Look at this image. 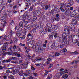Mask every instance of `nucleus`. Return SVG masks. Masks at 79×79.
<instances>
[{"label": "nucleus", "mask_w": 79, "mask_h": 79, "mask_svg": "<svg viewBox=\"0 0 79 79\" xmlns=\"http://www.w3.org/2000/svg\"><path fill=\"white\" fill-rule=\"evenodd\" d=\"M6 47L3 46L2 47H1V49H2V52H6Z\"/></svg>", "instance_id": "9b49d317"}, {"label": "nucleus", "mask_w": 79, "mask_h": 79, "mask_svg": "<svg viewBox=\"0 0 79 79\" xmlns=\"http://www.w3.org/2000/svg\"><path fill=\"white\" fill-rule=\"evenodd\" d=\"M69 4H70V6L73 5L74 3V1L72 0L70 2H69Z\"/></svg>", "instance_id": "dca6fc26"}, {"label": "nucleus", "mask_w": 79, "mask_h": 79, "mask_svg": "<svg viewBox=\"0 0 79 79\" xmlns=\"http://www.w3.org/2000/svg\"><path fill=\"white\" fill-rule=\"evenodd\" d=\"M26 73H27V74H31L32 73H31V71L29 70H27L26 71Z\"/></svg>", "instance_id": "ddd939ff"}, {"label": "nucleus", "mask_w": 79, "mask_h": 79, "mask_svg": "<svg viewBox=\"0 0 79 79\" xmlns=\"http://www.w3.org/2000/svg\"><path fill=\"white\" fill-rule=\"evenodd\" d=\"M60 10L62 12H64V11H65V10H64V8H60Z\"/></svg>", "instance_id": "864d4df0"}, {"label": "nucleus", "mask_w": 79, "mask_h": 79, "mask_svg": "<svg viewBox=\"0 0 79 79\" xmlns=\"http://www.w3.org/2000/svg\"><path fill=\"white\" fill-rule=\"evenodd\" d=\"M31 69L33 70V71H34L35 70V69L34 68V67H33V66H31Z\"/></svg>", "instance_id": "603ef678"}, {"label": "nucleus", "mask_w": 79, "mask_h": 79, "mask_svg": "<svg viewBox=\"0 0 79 79\" xmlns=\"http://www.w3.org/2000/svg\"><path fill=\"white\" fill-rule=\"evenodd\" d=\"M66 34L65 33H64L62 34V37L63 38V41L64 42H66Z\"/></svg>", "instance_id": "7ed1b4c3"}, {"label": "nucleus", "mask_w": 79, "mask_h": 79, "mask_svg": "<svg viewBox=\"0 0 79 79\" xmlns=\"http://www.w3.org/2000/svg\"><path fill=\"white\" fill-rule=\"evenodd\" d=\"M68 76L66 74H64L62 76V78L64 79H67L68 78Z\"/></svg>", "instance_id": "9d476101"}, {"label": "nucleus", "mask_w": 79, "mask_h": 79, "mask_svg": "<svg viewBox=\"0 0 79 79\" xmlns=\"http://www.w3.org/2000/svg\"><path fill=\"white\" fill-rule=\"evenodd\" d=\"M16 57H12L11 58V60H16Z\"/></svg>", "instance_id": "69168bd1"}, {"label": "nucleus", "mask_w": 79, "mask_h": 79, "mask_svg": "<svg viewBox=\"0 0 79 79\" xmlns=\"http://www.w3.org/2000/svg\"><path fill=\"white\" fill-rule=\"evenodd\" d=\"M16 35L18 37H19V36L21 35V33H18V32H17Z\"/></svg>", "instance_id": "a19ab883"}, {"label": "nucleus", "mask_w": 79, "mask_h": 79, "mask_svg": "<svg viewBox=\"0 0 79 79\" xmlns=\"http://www.w3.org/2000/svg\"><path fill=\"white\" fill-rule=\"evenodd\" d=\"M64 74V71H62L60 73H59V76H61V75H62V74Z\"/></svg>", "instance_id": "79ce46f5"}, {"label": "nucleus", "mask_w": 79, "mask_h": 79, "mask_svg": "<svg viewBox=\"0 0 79 79\" xmlns=\"http://www.w3.org/2000/svg\"><path fill=\"white\" fill-rule=\"evenodd\" d=\"M59 55H60V53H58L57 52H56L55 53V56H59Z\"/></svg>", "instance_id": "393cba45"}, {"label": "nucleus", "mask_w": 79, "mask_h": 79, "mask_svg": "<svg viewBox=\"0 0 79 79\" xmlns=\"http://www.w3.org/2000/svg\"><path fill=\"white\" fill-rule=\"evenodd\" d=\"M4 47H7L8 46V44H7V43H4V45L3 46Z\"/></svg>", "instance_id": "e433bc0d"}, {"label": "nucleus", "mask_w": 79, "mask_h": 79, "mask_svg": "<svg viewBox=\"0 0 79 79\" xmlns=\"http://www.w3.org/2000/svg\"><path fill=\"white\" fill-rule=\"evenodd\" d=\"M33 10V7L32 6H31L29 9V11H32Z\"/></svg>", "instance_id": "7c9ffc66"}, {"label": "nucleus", "mask_w": 79, "mask_h": 79, "mask_svg": "<svg viewBox=\"0 0 79 79\" xmlns=\"http://www.w3.org/2000/svg\"><path fill=\"white\" fill-rule=\"evenodd\" d=\"M8 36V35H5L4 36V40H7L8 39H7V37Z\"/></svg>", "instance_id": "58836bf2"}, {"label": "nucleus", "mask_w": 79, "mask_h": 79, "mask_svg": "<svg viewBox=\"0 0 79 79\" xmlns=\"http://www.w3.org/2000/svg\"><path fill=\"white\" fill-rule=\"evenodd\" d=\"M40 13H41V12L40 11L37 10L34 11L33 14L34 15H35L36 16H39Z\"/></svg>", "instance_id": "20e7f679"}, {"label": "nucleus", "mask_w": 79, "mask_h": 79, "mask_svg": "<svg viewBox=\"0 0 79 79\" xmlns=\"http://www.w3.org/2000/svg\"><path fill=\"white\" fill-rule=\"evenodd\" d=\"M31 3H32V0H29L27 2V3H29V5H31Z\"/></svg>", "instance_id": "4c0bfd02"}, {"label": "nucleus", "mask_w": 79, "mask_h": 79, "mask_svg": "<svg viewBox=\"0 0 79 79\" xmlns=\"http://www.w3.org/2000/svg\"><path fill=\"white\" fill-rule=\"evenodd\" d=\"M27 18L29 20H30V19H31V15H28L27 16Z\"/></svg>", "instance_id": "c9c22d12"}, {"label": "nucleus", "mask_w": 79, "mask_h": 79, "mask_svg": "<svg viewBox=\"0 0 79 79\" xmlns=\"http://www.w3.org/2000/svg\"><path fill=\"white\" fill-rule=\"evenodd\" d=\"M60 77V74H59V73H57L56 75L54 76V79H57L58 78L59 79Z\"/></svg>", "instance_id": "0eeeda50"}, {"label": "nucleus", "mask_w": 79, "mask_h": 79, "mask_svg": "<svg viewBox=\"0 0 79 79\" xmlns=\"http://www.w3.org/2000/svg\"><path fill=\"white\" fill-rule=\"evenodd\" d=\"M39 0H33V2H34V3H38L39 2Z\"/></svg>", "instance_id": "aec40b11"}, {"label": "nucleus", "mask_w": 79, "mask_h": 79, "mask_svg": "<svg viewBox=\"0 0 79 79\" xmlns=\"http://www.w3.org/2000/svg\"><path fill=\"white\" fill-rule=\"evenodd\" d=\"M19 25L21 27L23 28L24 24L22 22H20L19 23Z\"/></svg>", "instance_id": "f8f14e48"}, {"label": "nucleus", "mask_w": 79, "mask_h": 79, "mask_svg": "<svg viewBox=\"0 0 79 79\" xmlns=\"http://www.w3.org/2000/svg\"><path fill=\"white\" fill-rule=\"evenodd\" d=\"M37 46H38V48L39 47H40V43H36V45L35 49H36V48H37Z\"/></svg>", "instance_id": "b1692460"}, {"label": "nucleus", "mask_w": 79, "mask_h": 79, "mask_svg": "<svg viewBox=\"0 0 79 79\" xmlns=\"http://www.w3.org/2000/svg\"><path fill=\"white\" fill-rule=\"evenodd\" d=\"M23 70H22L21 71H20L19 73V75L20 76H23Z\"/></svg>", "instance_id": "4be33fe9"}, {"label": "nucleus", "mask_w": 79, "mask_h": 79, "mask_svg": "<svg viewBox=\"0 0 79 79\" xmlns=\"http://www.w3.org/2000/svg\"><path fill=\"white\" fill-rule=\"evenodd\" d=\"M60 8H64V4L63 3H62L61 4H60Z\"/></svg>", "instance_id": "a211bd4d"}, {"label": "nucleus", "mask_w": 79, "mask_h": 79, "mask_svg": "<svg viewBox=\"0 0 79 79\" xmlns=\"http://www.w3.org/2000/svg\"><path fill=\"white\" fill-rule=\"evenodd\" d=\"M7 54V52H3L2 53V54L3 55V56H5Z\"/></svg>", "instance_id": "72a5a7b5"}, {"label": "nucleus", "mask_w": 79, "mask_h": 79, "mask_svg": "<svg viewBox=\"0 0 79 79\" xmlns=\"http://www.w3.org/2000/svg\"><path fill=\"white\" fill-rule=\"evenodd\" d=\"M40 30L41 29V30L40 31V34H42V32H43V31H42V27H40Z\"/></svg>", "instance_id": "473e14b6"}, {"label": "nucleus", "mask_w": 79, "mask_h": 79, "mask_svg": "<svg viewBox=\"0 0 79 79\" xmlns=\"http://www.w3.org/2000/svg\"><path fill=\"white\" fill-rule=\"evenodd\" d=\"M46 25L49 28L50 27H52V24H51L50 23H47Z\"/></svg>", "instance_id": "f3484780"}, {"label": "nucleus", "mask_w": 79, "mask_h": 79, "mask_svg": "<svg viewBox=\"0 0 79 79\" xmlns=\"http://www.w3.org/2000/svg\"><path fill=\"white\" fill-rule=\"evenodd\" d=\"M17 32L19 33H20V32H21V29H20V28H19L17 29Z\"/></svg>", "instance_id": "5fc2aeb1"}, {"label": "nucleus", "mask_w": 79, "mask_h": 79, "mask_svg": "<svg viewBox=\"0 0 79 79\" xmlns=\"http://www.w3.org/2000/svg\"><path fill=\"white\" fill-rule=\"evenodd\" d=\"M7 11L8 12H9V13H12V12H13V11H12V10H11L10 9H8L7 10Z\"/></svg>", "instance_id": "6e6d98bb"}, {"label": "nucleus", "mask_w": 79, "mask_h": 79, "mask_svg": "<svg viewBox=\"0 0 79 79\" xmlns=\"http://www.w3.org/2000/svg\"><path fill=\"white\" fill-rule=\"evenodd\" d=\"M15 55L17 54V56H18V57H20V54H18L17 53H14Z\"/></svg>", "instance_id": "a18cd8bd"}, {"label": "nucleus", "mask_w": 79, "mask_h": 79, "mask_svg": "<svg viewBox=\"0 0 79 79\" xmlns=\"http://www.w3.org/2000/svg\"><path fill=\"white\" fill-rule=\"evenodd\" d=\"M51 47H53V48L54 47H56V46H55V44L53 42L52 43V44L51 45Z\"/></svg>", "instance_id": "ea45409f"}, {"label": "nucleus", "mask_w": 79, "mask_h": 79, "mask_svg": "<svg viewBox=\"0 0 79 79\" xmlns=\"http://www.w3.org/2000/svg\"><path fill=\"white\" fill-rule=\"evenodd\" d=\"M57 35H58V34L57 33H55V35L54 36V37L55 38H56L57 37Z\"/></svg>", "instance_id": "8fccbe9b"}, {"label": "nucleus", "mask_w": 79, "mask_h": 79, "mask_svg": "<svg viewBox=\"0 0 79 79\" xmlns=\"http://www.w3.org/2000/svg\"><path fill=\"white\" fill-rule=\"evenodd\" d=\"M64 53H65L67 51V50L66 48H64L62 51Z\"/></svg>", "instance_id": "c03bdc74"}, {"label": "nucleus", "mask_w": 79, "mask_h": 79, "mask_svg": "<svg viewBox=\"0 0 79 79\" xmlns=\"http://www.w3.org/2000/svg\"><path fill=\"white\" fill-rule=\"evenodd\" d=\"M71 26H72V24H70L69 26V27H68V26H65L64 28L65 29L64 31L65 32H67V34H69L70 33V30L71 31H74V27H71Z\"/></svg>", "instance_id": "f257e3e1"}, {"label": "nucleus", "mask_w": 79, "mask_h": 79, "mask_svg": "<svg viewBox=\"0 0 79 79\" xmlns=\"http://www.w3.org/2000/svg\"><path fill=\"white\" fill-rule=\"evenodd\" d=\"M11 63H15V64H18V62H16V61L15 62L13 61H11Z\"/></svg>", "instance_id": "09e8293b"}, {"label": "nucleus", "mask_w": 79, "mask_h": 79, "mask_svg": "<svg viewBox=\"0 0 79 79\" xmlns=\"http://www.w3.org/2000/svg\"><path fill=\"white\" fill-rule=\"evenodd\" d=\"M72 24H74V25H76L77 24V20L76 19H73L72 20Z\"/></svg>", "instance_id": "39448f33"}, {"label": "nucleus", "mask_w": 79, "mask_h": 79, "mask_svg": "<svg viewBox=\"0 0 79 79\" xmlns=\"http://www.w3.org/2000/svg\"><path fill=\"white\" fill-rule=\"evenodd\" d=\"M27 57H28V58L29 59H31V56H30V55H28L27 56Z\"/></svg>", "instance_id": "774afa93"}, {"label": "nucleus", "mask_w": 79, "mask_h": 79, "mask_svg": "<svg viewBox=\"0 0 79 79\" xmlns=\"http://www.w3.org/2000/svg\"><path fill=\"white\" fill-rule=\"evenodd\" d=\"M26 6L27 7V8H29V4L28 3H26Z\"/></svg>", "instance_id": "3c124183"}, {"label": "nucleus", "mask_w": 79, "mask_h": 79, "mask_svg": "<svg viewBox=\"0 0 79 79\" xmlns=\"http://www.w3.org/2000/svg\"><path fill=\"white\" fill-rule=\"evenodd\" d=\"M47 74H48V72H46V73H45L44 74V77H45Z\"/></svg>", "instance_id": "680f3d73"}, {"label": "nucleus", "mask_w": 79, "mask_h": 79, "mask_svg": "<svg viewBox=\"0 0 79 79\" xmlns=\"http://www.w3.org/2000/svg\"><path fill=\"white\" fill-rule=\"evenodd\" d=\"M52 74H50L48 76L46 79H50L52 78Z\"/></svg>", "instance_id": "412c9836"}, {"label": "nucleus", "mask_w": 79, "mask_h": 79, "mask_svg": "<svg viewBox=\"0 0 79 79\" xmlns=\"http://www.w3.org/2000/svg\"><path fill=\"white\" fill-rule=\"evenodd\" d=\"M45 7V10H47L48 8H50V6L48 5H47L46 6H44Z\"/></svg>", "instance_id": "cd10ccee"}, {"label": "nucleus", "mask_w": 79, "mask_h": 79, "mask_svg": "<svg viewBox=\"0 0 79 79\" xmlns=\"http://www.w3.org/2000/svg\"><path fill=\"white\" fill-rule=\"evenodd\" d=\"M10 70H7L6 71V73H5V74H8V73H10Z\"/></svg>", "instance_id": "13d9d810"}, {"label": "nucleus", "mask_w": 79, "mask_h": 79, "mask_svg": "<svg viewBox=\"0 0 79 79\" xmlns=\"http://www.w3.org/2000/svg\"><path fill=\"white\" fill-rule=\"evenodd\" d=\"M71 14V11L70 10H66L65 12V14L67 16H68Z\"/></svg>", "instance_id": "6e6552de"}, {"label": "nucleus", "mask_w": 79, "mask_h": 79, "mask_svg": "<svg viewBox=\"0 0 79 79\" xmlns=\"http://www.w3.org/2000/svg\"><path fill=\"white\" fill-rule=\"evenodd\" d=\"M11 61V60L10 59H9L7 60V63H8V62H10Z\"/></svg>", "instance_id": "338daca9"}, {"label": "nucleus", "mask_w": 79, "mask_h": 79, "mask_svg": "<svg viewBox=\"0 0 79 79\" xmlns=\"http://www.w3.org/2000/svg\"><path fill=\"white\" fill-rule=\"evenodd\" d=\"M74 55H77L79 54V52H77V51H75L73 52Z\"/></svg>", "instance_id": "de8ad7c7"}, {"label": "nucleus", "mask_w": 79, "mask_h": 79, "mask_svg": "<svg viewBox=\"0 0 79 79\" xmlns=\"http://www.w3.org/2000/svg\"><path fill=\"white\" fill-rule=\"evenodd\" d=\"M36 51L37 52L40 53L44 52V51H45V49L42 48V46H40V47H38L37 50H36Z\"/></svg>", "instance_id": "f03ea898"}, {"label": "nucleus", "mask_w": 79, "mask_h": 79, "mask_svg": "<svg viewBox=\"0 0 79 79\" xmlns=\"http://www.w3.org/2000/svg\"><path fill=\"white\" fill-rule=\"evenodd\" d=\"M53 66V64H50L49 67H48V68L49 69L50 68H52Z\"/></svg>", "instance_id": "e2e57ef3"}, {"label": "nucleus", "mask_w": 79, "mask_h": 79, "mask_svg": "<svg viewBox=\"0 0 79 79\" xmlns=\"http://www.w3.org/2000/svg\"><path fill=\"white\" fill-rule=\"evenodd\" d=\"M2 63H7V60H6L3 61H2Z\"/></svg>", "instance_id": "bf43d9fd"}, {"label": "nucleus", "mask_w": 79, "mask_h": 79, "mask_svg": "<svg viewBox=\"0 0 79 79\" xmlns=\"http://www.w3.org/2000/svg\"><path fill=\"white\" fill-rule=\"evenodd\" d=\"M8 16L9 17H11V16H12V14L11 13H8Z\"/></svg>", "instance_id": "37998d69"}, {"label": "nucleus", "mask_w": 79, "mask_h": 79, "mask_svg": "<svg viewBox=\"0 0 79 79\" xmlns=\"http://www.w3.org/2000/svg\"><path fill=\"white\" fill-rule=\"evenodd\" d=\"M8 78H10L11 79H14V77L13 75L8 76Z\"/></svg>", "instance_id": "c85d7f7f"}, {"label": "nucleus", "mask_w": 79, "mask_h": 79, "mask_svg": "<svg viewBox=\"0 0 79 79\" xmlns=\"http://www.w3.org/2000/svg\"><path fill=\"white\" fill-rule=\"evenodd\" d=\"M27 29H28V30H31V26H29V25H28L27 27Z\"/></svg>", "instance_id": "4d7b16f0"}, {"label": "nucleus", "mask_w": 79, "mask_h": 79, "mask_svg": "<svg viewBox=\"0 0 79 79\" xmlns=\"http://www.w3.org/2000/svg\"><path fill=\"white\" fill-rule=\"evenodd\" d=\"M17 49L18 51H19V52H21V49L19 48V46H17Z\"/></svg>", "instance_id": "5701e85b"}, {"label": "nucleus", "mask_w": 79, "mask_h": 79, "mask_svg": "<svg viewBox=\"0 0 79 79\" xmlns=\"http://www.w3.org/2000/svg\"><path fill=\"white\" fill-rule=\"evenodd\" d=\"M19 45H20V46H23V47H25L26 46V45L24 44H23L22 43H20L19 44Z\"/></svg>", "instance_id": "49530a36"}, {"label": "nucleus", "mask_w": 79, "mask_h": 79, "mask_svg": "<svg viewBox=\"0 0 79 79\" xmlns=\"http://www.w3.org/2000/svg\"><path fill=\"white\" fill-rule=\"evenodd\" d=\"M32 26L33 27H36V29H38L39 28V25H37V24L35 23H33Z\"/></svg>", "instance_id": "423d86ee"}, {"label": "nucleus", "mask_w": 79, "mask_h": 79, "mask_svg": "<svg viewBox=\"0 0 79 79\" xmlns=\"http://www.w3.org/2000/svg\"><path fill=\"white\" fill-rule=\"evenodd\" d=\"M7 54L9 55H11L12 53L11 52H7Z\"/></svg>", "instance_id": "052dcab7"}, {"label": "nucleus", "mask_w": 79, "mask_h": 79, "mask_svg": "<svg viewBox=\"0 0 79 79\" xmlns=\"http://www.w3.org/2000/svg\"><path fill=\"white\" fill-rule=\"evenodd\" d=\"M53 21H58L60 20V18L58 17H56L53 19Z\"/></svg>", "instance_id": "2eb2a0df"}, {"label": "nucleus", "mask_w": 79, "mask_h": 79, "mask_svg": "<svg viewBox=\"0 0 79 79\" xmlns=\"http://www.w3.org/2000/svg\"><path fill=\"white\" fill-rule=\"evenodd\" d=\"M11 24H14V22H13V20H11L10 21Z\"/></svg>", "instance_id": "0e129e2a"}, {"label": "nucleus", "mask_w": 79, "mask_h": 79, "mask_svg": "<svg viewBox=\"0 0 79 79\" xmlns=\"http://www.w3.org/2000/svg\"><path fill=\"white\" fill-rule=\"evenodd\" d=\"M53 48L51 45H48V48L49 50H52V48Z\"/></svg>", "instance_id": "bb28decb"}, {"label": "nucleus", "mask_w": 79, "mask_h": 79, "mask_svg": "<svg viewBox=\"0 0 79 79\" xmlns=\"http://www.w3.org/2000/svg\"><path fill=\"white\" fill-rule=\"evenodd\" d=\"M37 19V17L36 16H34L33 17V18L32 19V21H35L36 19Z\"/></svg>", "instance_id": "6ab92c4d"}, {"label": "nucleus", "mask_w": 79, "mask_h": 79, "mask_svg": "<svg viewBox=\"0 0 79 79\" xmlns=\"http://www.w3.org/2000/svg\"><path fill=\"white\" fill-rule=\"evenodd\" d=\"M12 36L13 35H12V31H11L10 32V34L7 37L9 39H11V37H12Z\"/></svg>", "instance_id": "4468645a"}, {"label": "nucleus", "mask_w": 79, "mask_h": 79, "mask_svg": "<svg viewBox=\"0 0 79 79\" xmlns=\"http://www.w3.org/2000/svg\"><path fill=\"white\" fill-rule=\"evenodd\" d=\"M29 25H27V24H25L24 25V28L26 29H27V27Z\"/></svg>", "instance_id": "c756f323"}, {"label": "nucleus", "mask_w": 79, "mask_h": 79, "mask_svg": "<svg viewBox=\"0 0 79 79\" xmlns=\"http://www.w3.org/2000/svg\"><path fill=\"white\" fill-rule=\"evenodd\" d=\"M3 17L5 18H6L7 17V14L6 12H4V14L3 15Z\"/></svg>", "instance_id": "a878e982"}, {"label": "nucleus", "mask_w": 79, "mask_h": 79, "mask_svg": "<svg viewBox=\"0 0 79 79\" xmlns=\"http://www.w3.org/2000/svg\"><path fill=\"white\" fill-rule=\"evenodd\" d=\"M76 15V11H74L72 13L71 16L72 17H74Z\"/></svg>", "instance_id": "1a4fd4ad"}, {"label": "nucleus", "mask_w": 79, "mask_h": 79, "mask_svg": "<svg viewBox=\"0 0 79 79\" xmlns=\"http://www.w3.org/2000/svg\"><path fill=\"white\" fill-rule=\"evenodd\" d=\"M31 31L33 32H34V33H35V32H36V31H37V30H36V28L33 29Z\"/></svg>", "instance_id": "2f4dec72"}, {"label": "nucleus", "mask_w": 79, "mask_h": 79, "mask_svg": "<svg viewBox=\"0 0 79 79\" xmlns=\"http://www.w3.org/2000/svg\"><path fill=\"white\" fill-rule=\"evenodd\" d=\"M54 10L56 11H57V12H58V10H59V9L58 8V7H55V8Z\"/></svg>", "instance_id": "f704fd0d"}]
</instances>
